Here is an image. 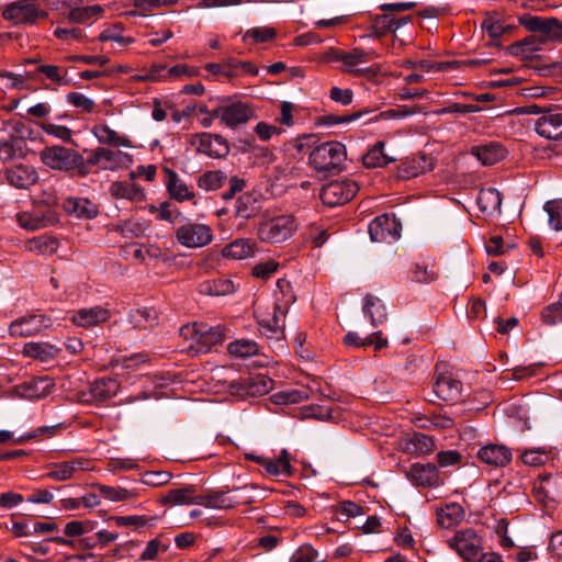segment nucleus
<instances>
[{
	"instance_id": "obj_1",
	"label": "nucleus",
	"mask_w": 562,
	"mask_h": 562,
	"mask_svg": "<svg viewBox=\"0 0 562 562\" xmlns=\"http://www.w3.org/2000/svg\"><path fill=\"white\" fill-rule=\"evenodd\" d=\"M180 336L188 342L187 348L194 353H204L225 339V328L203 323L187 324L180 328Z\"/></svg>"
},
{
	"instance_id": "obj_2",
	"label": "nucleus",
	"mask_w": 562,
	"mask_h": 562,
	"mask_svg": "<svg viewBox=\"0 0 562 562\" xmlns=\"http://www.w3.org/2000/svg\"><path fill=\"white\" fill-rule=\"evenodd\" d=\"M347 158V151L344 144L331 140L325 142L316 147L310 154V165L319 172L340 171L342 164Z\"/></svg>"
},
{
	"instance_id": "obj_3",
	"label": "nucleus",
	"mask_w": 562,
	"mask_h": 562,
	"mask_svg": "<svg viewBox=\"0 0 562 562\" xmlns=\"http://www.w3.org/2000/svg\"><path fill=\"white\" fill-rule=\"evenodd\" d=\"M41 161L48 168L58 171H74L85 173L83 156L71 149L59 145L45 147L40 153Z\"/></svg>"
},
{
	"instance_id": "obj_4",
	"label": "nucleus",
	"mask_w": 562,
	"mask_h": 562,
	"mask_svg": "<svg viewBox=\"0 0 562 562\" xmlns=\"http://www.w3.org/2000/svg\"><path fill=\"white\" fill-rule=\"evenodd\" d=\"M214 115L223 125L237 128L256 117V109L249 102L225 100L214 109Z\"/></svg>"
},
{
	"instance_id": "obj_5",
	"label": "nucleus",
	"mask_w": 562,
	"mask_h": 562,
	"mask_svg": "<svg viewBox=\"0 0 562 562\" xmlns=\"http://www.w3.org/2000/svg\"><path fill=\"white\" fill-rule=\"evenodd\" d=\"M518 22L540 38L543 44L548 42H562V22L555 18L524 13L518 16Z\"/></svg>"
},
{
	"instance_id": "obj_6",
	"label": "nucleus",
	"mask_w": 562,
	"mask_h": 562,
	"mask_svg": "<svg viewBox=\"0 0 562 562\" xmlns=\"http://www.w3.org/2000/svg\"><path fill=\"white\" fill-rule=\"evenodd\" d=\"M1 15L14 25H33L38 19H45L47 12L33 0H16L7 4Z\"/></svg>"
},
{
	"instance_id": "obj_7",
	"label": "nucleus",
	"mask_w": 562,
	"mask_h": 562,
	"mask_svg": "<svg viewBox=\"0 0 562 562\" xmlns=\"http://www.w3.org/2000/svg\"><path fill=\"white\" fill-rule=\"evenodd\" d=\"M448 547L467 562L475 561L482 552V538L472 528H464L447 540Z\"/></svg>"
},
{
	"instance_id": "obj_8",
	"label": "nucleus",
	"mask_w": 562,
	"mask_h": 562,
	"mask_svg": "<svg viewBox=\"0 0 562 562\" xmlns=\"http://www.w3.org/2000/svg\"><path fill=\"white\" fill-rule=\"evenodd\" d=\"M295 229L294 217L292 215H281L261 223L257 235L261 241L277 244L289 239Z\"/></svg>"
},
{
	"instance_id": "obj_9",
	"label": "nucleus",
	"mask_w": 562,
	"mask_h": 562,
	"mask_svg": "<svg viewBox=\"0 0 562 562\" xmlns=\"http://www.w3.org/2000/svg\"><path fill=\"white\" fill-rule=\"evenodd\" d=\"M359 191L358 183L349 178L333 180L321 190V200L328 206L342 205L355 198Z\"/></svg>"
},
{
	"instance_id": "obj_10",
	"label": "nucleus",
	"mask_w": 562,
	"mask_h": 562,
	"mask_svg": "<svg viewBox=\"0 0 562 562\" xmlns=\"http://www.w3.org/2000/svg\"><path fill=\"white\" fill-rule=\"evenodd\" d=\"M120 383L116 379L101 378L89 384L87 390L79 391L76 396L81 404H100L117 394Z\"/></svg>"
},
{
	"instance_id": "obj_11",
	"label": "nucleus",
	"mask_w": 562,
	"mask_h": 562,
	"mask_svg": "<svg viewBox=\"0 0 562 562\" xmlns=\"http://www.w3.org/2000/svg\"><path fill=\"white\" fill-rule=\"evenodd\" d=\"M176 238L184 247L199 248L209 245L213 235L205 224L187 223L177 228Z\"/></svg>"
},
{
	"instance_id": "obj_12",
	"label": "nucleus",
	"mask_w": 562,
	"mask_h": 562,
	"mask_svg": "<svg viewBox=\"0 0 562 562\" xmlns=\"http://www.w3.org/2000/svg\"><path fill=\"white\" fill-rule=\"evenodd\" d=\"M401 228V223L394 215L383 214L369 224V234L372 241L392 243L400 238Z\"/></svg>"
},
{
	"instance_id": "obj_13",
	"label": "nucleus",
	"mask_w": 562,
	"mask_h": 562,
	"mask_svg": "<svg viewBox=\"0 0 562 562\" xmlns=\"http://www.w3.org/2000/svg\"><path fill=\"white\" fill-rule=\"evenodd\" d=\"M52 325V319L46 315L32 314L13 321L9 326V333L12 337H30L42 333Z\"/></svg>"
},
{
	"instance_id": "obj_14",
	"label": "nucleus",
	"mask_w": 562,
	"mask_h": 562,
	"mask_svg": "<svg viewBox=\"0 0 562 562\" xmlns=\"http://www.w3.org/2000/svg\"><path fill=\"white\" fill-rule=\"evenodd\" d=\"M536 132L548 139H562V111L552 108L535 122Z\"/></svg>"
},
{
	"instance_id": "obj_15",
	"label": "nucleus",
	"mask_w": 562,
	"mask_h": 562,
	"mask_svg": "<svg viewBox=\"0 0 562 562\" xmlns=\"http://www.w3.org/2000/svg\"><path fill=\"white\" fill-rule=\"evenodd\" d=\"M405 474L415 486L435 487L440 484L439 471L434 463H413Z\"/></svg>"
},
{
	"instance_id": "obj_16",
	"label": "nucleus",
	"mask_w": 562,
	"mask_h": 562,
	"mask_svg": "<svg viewBox=\"0 0 562 562\" xmlns=\"http://www.w3.org/2000/svg\"><path fill=\"white\" fill-rule=\"evenodd\" d=\"M4 178L10 186L27 190L38 181V172L33 166L18 164L4 170Z\"/></svg>"
},
{
	"instance_id": "obj_17",
	"label": "nucleus",
	"mask_w": 562,
	"mask_h": 562,
	"mask_svg": "<svg viewBox=\"0 0 562 562\" xmlns=\"http://www.w3.org/2000/svg\"><path fill=\"white\" fill-rule=\"evenodd\" d=\"M199 505L213 509H231L239 504H251L250 496L232 497L225 491L210 492L199 495Z\"/></svg>"
},
{
	"instance_id": "obj_18",
	"label": "nucleus",
	"mask_w": 562,
	"mask_h": 562,
	"mask_svg": "<svg viewBox=\"0 0 562 562\" xmlns=\"http://www.w3.org/2000/svg\"><path fill=\"white\" fill-rule=\"evenodd\" d=\"M432 389L438 398L457 402L461 395L462 383L449 374H438Z\"/></svg>"
},
{
	"instance_id": "obj_19",
	"label": "nucleus",
	"mask_w": 562,
	"mask_h": 562,
	"mask_svg": "<svg viewBox=\"0 0 562 562\" xmlns=\"http://www.w3.org/2000/svg\"><path fill=\"white\" fill-rule=\"evenodd\" d=\"M109 318V310L101 306H93L76 311L71 316V322L77 326L90 328L105 323Z\"/></svg>"
},
{
	"instance_id": "obj_20",
	"label": "nucleus",
	"mask_w": 562,
	"mask_h": 562,
	"mask_svg": "<svg viewBox=\"0 0 562 562\" xmlns=\"http://www.w3.org/2000/svg\"><path fill=\"white\" fill-rule=\"evenodd\" d=\"M477 458L487 465L501 468L512 460V451L502 445L490 443L477 451Z\"/></svg>"
},
{
	"instance_id": "obj_21",
	"label": "nucleus",
	"mask_w": 562,
	"mask_h": 562,
	"mask_svg": "<svg viewBox=\"0 0 562 562\" xmlns=\"http://www.w3.org/2000/svg\"><path fill=\"white\" fill-rule=\"evenodd\" d=\"M471 154L475 156L484 166H492L506 157V148L496 142L480 144L471 148Z\"/></svg>"
},
{
	"instance_id": "obj_22",
	"label": "nucleus",
	"mask_w": 562,
	"mask_h": 562,
	"mask_svg": "<svg viewBox=\"0 0 562 562\" xmlns=\"http://www.w3.org/2000/svg\"><path fill=\"white\" fill-rule=\"evenodd\" d=\"M164 171L166 173V188L171 199L178 202H184L194 199V192L189 189V187L182 179L179 178L175 170L165 168Z\"/></svg>"
},
{
	"instance_id": "obj_23",
	"label": "nucleus",
	"mask_w": 562,
	"mask_h": 562,
	"mask_svg": "<svg viewBox=\"0 0 562 562\" xmlns=\"http://www.w3.org/2000/svg\"><path fill=\"white\" fill-rule=\"evenodd\" d=\"M271 380L263 376L257 378H240L231 382V390L238 395L266 393L271 387Z\"/></svg>"
},
{
	"instance_id": "obj_24",
	"label": "nucleus",
	"mask_w": 562,
	"mask_h": 562,
	"mask_svg": "<svg viewBox=\"0 0 562 562\" xmlns=\"http://www.w3.org/2000/svg\"><path fill=\"white\" fill-rule=\"evenodd\" d=\"M91 132L100 144L112 147H133L132 140L127 136L120 135L106 124L94 125Z\"/></svg>"
},
{
	"instance_id": "obj_25",
	"label": "nucleus",
	"mask_w": 562,
	"mask_h": 562,
	"mask_svg": "<svg viewBox=\"0 0 562 562\" xmlns=\"http://www.w3.org/2000/svg\"><path fill=\"white\" fill-rule=\"evenodd\" d=\"M431 169V158L426 155H420L403 161L398 167V177L402 179H411Z\"/></svg>"
},
{
	"instance_id": "obj_26",
	"label": "nucleus",
	"mask_w": 562,
	"mask_h": 562,
	"mask_svg": "<svg viewBox=\"0 0 562 562\" xmlns=\"http://www.w3.org/2000/svg\"><path fill=\"white\" fill-rule=\"evenodd\" d=\"M53 383L48 378H35L31 381L23 382L19 386L22 397L27 400H38L50 393Z\"/></svg>"
},
{
	"instance_id": "obj_27",
	"label": "nucleus",
	"mask_w": 562,
	"mask_h": 562,
	"mask_svg": "<svg viewBox=\"0 0 562 562\" xmlns=\"http://www.w3.org/2000/svg\"><path fill=\"white\" fill-rule=\"evenodd\" d=\"M482 213L492 216L501 213L502 195L495 188L481 189L476 200Z\"/></svg>"
},
{
	"instance_id": "obj_28",
	"label": "nucleus",
	"mask_w": 562,
	"mask_h": 562,
	"mask_svg": "<svg viewBox=\"0 0 562 562\" xmlns=\"http://www.w3.org/2000/svg\"><path fill=\"white\" fill-rule=\"evenodd\" d=\"M64 210L79 218H92L98 214L97 205L88 199L68 198L64 201Z\"/></svg>"
},
{
	"instance_id": "obj_29",
	"label": "nucleus",
	"mask_w": 562,
	"mask_h": 562,
	"mask_svg": "<svg viewBox=\"0 0 562 562\" xmlns=\"http://www.w3.org/2000/svg\"><path fill=\"white\" fill-rule=\"evenodd\" d=\"M362 310L364 315L370 318L373 327L383 324L387 318L385 305L379 297L372 294H367L364 296Z\"/></svg>"
},
{
	"instance_id": "obj_30",
	"label": "nucleus",
	"mask_w": 562,
	"mask_h": 562,
	"mask_svg": "<svg viewBox=\"0 0 562 562\" xmlns=\"http://www.w3.org/2000/svg\"><path fill=\"white\" fill-rule=\"evenodd\" d=\"M369 59L370 53L361 48H353L350 52L336 50L333 55V60L341 61L345 67V71L351 74L359 65L369 61Z\"/></svg>"
},
{
	"instance_id": "obj_31",
	"label": "nucleus",
	"mask_w": 562,
	"mask_h": 562,
	"mask_svg": "<svg viewBox=\"0 0 562 562\" xmlns=\"http://www.w3.org/2000/svg\"><path fill=\"white\" fill-rule=\"evenodd\" d=\"M195 488L192 485L182 487V488H175L167 492L166 495H164L160 498V502L162 504H169V505H189V504H195L199 505V495H194Z\"/></svg>"
},
{
	"instance_id": "obj_32",
	"label": "nucleus",
	"mask_w": 562,
	"mask_h": 562,
	"mask_svg": "<svg viewBox=\"0 0 562 562\" xmlns=\"http://www.w3.org/2000/svg\"><path fill=\"white\" fill-rule=\"evenodd\" d=\"M134 175L131 173V178ZM111 195L117 199H126L130 201H139L144 198V192L140 187L133 182V179L130 181H116L113 182L110 187Z\"/></svg>"
},
{
	"instance_id": "obj_33",
	"label": "nucleus",
	"mask_w": 562,
	"mask_h": 562,
	"mask_svg": "<svg viewBox=\"0 0 562 562\" xmlns=\"http://www.w3.org/2000/svg\"><path fill=\"white\" fill-rule=\"evenodd\" d=\"M544 45L540 38L533 33L524 40L516 42L509 46V53L513 56L520 57L521 59L532 58L533 54L541 49Z\"/></svg>"
},
{
	"instance_id": "obj_34",
	"label": "nucleus",
	"mask_w": 562,
	"mask_h": 562,
	"mask_svg": "<svg viewBox=\"0 0 562 562\" xmlns=\"http://www.w3.org/2000/svg\"><path fill=\"white\" fill-rule=\"evenodd\" d=\"M199 74V70L194 67H189L183 64L175 65L170 68H167L166 66L159 64L154 65L151 67L149 77L154 80L165 78V77H193Z\"/></svg>"
},
{
	"instance_id": "obj_35",
	"label": "nucleus",
	"mask_w": 562,
	"mask_h": 562,
	"mask_svg": "<svg viewBox=\"0 0 562 562\" xmlns=\"http://www.w3.org/2000/svg\"><path fill=\"white\" fill-rule=\"evenodd\" d=\"M18 221L21 227L29 231H36L54 224L57 221V217L52 212L46 215L40 214L38 212H32L19 215Z\"/></svg>"
},
{
	"instance_id": "obj_36",
	"label": "nucleus",
	"mask_w": 562,
	"mask_h": 562,
	"mask_svg": "<svg viewBox=\"0 0 562 562\" xmlns=\"http://www.w3.org/2000/svg\"><path fill=\"white\" fill-rule=\"evenodd\" d=\"M463 517L464 510L462 506L457 503L447 504L437 512L438 525L446 529L457 526Z\"/></svg>"
},
{
	"instance_id": "obj_37",
	"label": "nucleus",
	"mask_w": 562,
	"mask_h": 562,
	"mask_svg": "<svg viewBox=\"0 0 562 562\" xmlns=\"http://www.w3.org/2000/svg\"><path fill=\"white\" fill-rule=\"evenodd\" d=\"M254 246L250 239H236L223 248L222 255L226 258L243 260L254 255Z\"/></svg>"
},
{
	"instance_id": "obj_38",
	"label": "nucleus",
	"mask_w": 562,
	"mask_h": 562,
	"mask_svg": "<svg viewBox=\"0 0 562 562\" xmlns=\"http://www.w3.org/2000/svg\"><path fill=\"white\" fill-rule=\"evenodd\" d=\"M384 142H376L362 157V162L367 168H382L395 160L384 153Z\"/></svg>"
},
{
	"instance_id": "obj_39",
	"label": "nucleus",
	"mask_w": 562,
	"mask_h": 562,
	"mask_svg": "<svg viewBox=\"0 0 562 562\" xmlns=\"http://www.w3.org/2000/svg\"><path fill=\"white\" fill-rule=\"evenodd\" d=\"M58 348L47 342H27L24 345L23 353L27 357L47 361L58 353Z\"/></svg>"
},
{
	"instance_id": "obj_40",
	"label": "nucleus",
	"mask_w": 562,
	"mask_h": 562,
	"mask_svg": "<svg viewBox=\"0 0 562 562\" xmlns=\"http://www.w3.org/2000/svg\"><path fill=\"white\" fill-rule=\"evenodd\" d=\"M260 209L258 199L251 193H245L237 199L235 214L244 220L256 215Z\"/></svg>"
},
{
	"instance_id": "obj_41",
	"label": "nucleus",
	"mask_w": 562,
	"mask_h": 562,
	"mask_svg": "<svg viewBox=\"0 0 562 562\" xmlns=\"http://www.w3.org/2000/svg\"><path fill=\"white\" fill-rule=\"evenodd\" d=\"M235 291V285L229 279H214L200 284V292L210 295H227Z\"/></svg>"
},
{
	"instance_id": "obj_42",
	"label": "nucleus",
	"mask_w": 562,
	"mask_h": 562,
	"mask_svg": "<svg viewBox=\"0 0 562 562\" xmlns=\"http://www.w3.org/2000/svg\"><path fill=\"white\" fill-rule=\"evenodd\" d=\"M227 176L222 170L206 171L198 178V186L205 191H214L224 186Z\"/></svg>"
},
{
	"instance_id": "obj_43",
	"label": "nucleus",
	"mask_w": 562,
	"mask_h": 562,
	"mask_svg": "<svg viewBox=\"0 0 562 562\" xmlns=\"http://www.w3.org/2000/svg\"><path fill=\"white\" fill-rule=\"evenodd\" d=\"M82 461L79 460L65 461L56 464L55 468L46 474V476L57 481H66L69 480L76 471L82 470Z\"/></svg>"
},
{
	"instance_id": "obj_44",
	"label": "nucleus",
	"mask_w": 562,
	"mask_h": 562,
	"mask_svg": "<svg viewBox=\"0 0 562 562\" xmlns=\"http://www.w3.org/2000/svg\"><path fill=\"white\" fill-rule=\"evenodd\" d=\"M36 74H44L47 79L59 86H69L70 79L67 78L68 70L65 67L56 65H41L36 68Z\"/></svg>"
},
{
	"instance_id": "obj_45",
	"label": "nucleus",
	"mask_w": 562,
	"mask_h": 562,
	"mask_svg": "<svg viewBox=\"0 0 562 562\" xmlns=\"http://www.w3.org/2000/svg\"><path fill=\"white\" fill-rule=\"evenodd\" d=\"M130 323L136 328H146L156 323L157 315L151 308L143 307L134 310L128 316Z\"/></svg>"
},
{
	"instance_id": "obj_46",
	"label": "nucleus",
	"mask_w": 562,
	"mask_h": 562,
	"mask_svg": "<svg viewBox=\"0 0 562 562\" xmlns=\"http://www.w3.org/2000/svg\"><path fill=\"white\" fill-rule=\"evenodd\" d=\"M102 13H103V8L98 4H94V5H88V7H83V8L72 9L68 14V19L76 23H86L88 21L97 19Z\"/></svg>"
},
{
	"instance_id": "obj_47",
	"label": "nucleus",
	"mask_w": 562,
	"mask_h": 562,
	"mask_svg": "<svg viewBox=\"0 0 562 562\" xmlns=\"http://www.w3.org/2000/svg\"><path fill=\"white\" fill-rule=\"evenodd\" d=\"M100 494L109 501L121 502L135 498L137 493L123 487H113L109 485L98 484L95 485Z\"/></svg>"
},
{
	"instance_id": "obj_48",
	"label": "nucleus",
	"mask_w": 562,
	"mask_h": 562,
	"mask_svg": "<svg viewBox=\"0 0 562 562\" xmlns=\"http://www.w3.org/2000/svg\"><path fill=\"white\" fill-rule=\"evenodd\" d=\"M99 156L101 157L102 166L101 169L114 170L116 169L124 157H128L127 154H123L120 150H113L105 147H99Z\"/></svg>"
},
{
	"instance_id": "obj_49",
	"label": "nucleus",
	"mask_w": 562,
	"mask_h": 562,
	"mask_svg": "<svg viewBox=\"0 0 562 562\" xmlns=\"http://www.w3.org/2000/svg\"><path fill=\"white\" fill-rule=\"evenodd\" d=\"M543 210L548 213L550 227L562 231V199L546 202Z\"/></svg>"
},
{
	"instance_id": "obj_50",
	"label": "nucleus",
	"mask_w": 562,
	"mask_h": 562,
	"mask_svg": "<svg viewBox=\"0 0 562 562\" xmlns=\"http://www.w3.org/2000/svg\"><path fill=\"white\" fill-rule=\"evenodd\" d=\"M228 352L232 356L246 358L254 356L258 352L257 344L252 340L240 339L234 342H231L227 347Z\"/></svg>"
},
{
	"instance_id": "obj_51",
	"label": "nucleus",
	"mask_w": 562,
	"mask_h": 562,
	"mask_svg": "<svg viewBox=\"0 0 562 562\" xmlns=\"http://www.w3.org/2000/svg\"><path fill=\"white\" fill-rule=\"evenodd\" d=\"M334 510L338 520H347L364 514L363 507L351 501L338 503Z\"/></svg>"
},
{
	"instance_id": "obj_52",
	"label": "nucleus",
	"mask_w": 562,
	"mask_h": 562,
	"mask_svg": "<svg viewBox=\"0 0 562 562\" xmlns=\"http://www.w3.org/2000/svg\"><path fill=\"white\" fill-rule=\"evenodd\" d=\"M370 29L376 37L391 34V13L383 12L372 15Z\"/></svg>"
},
{
	"instance_id": "obj_53",
	"label": "nucleus",
	"mask_w": 562,
	"mask_h": 562,
	"mask_svg": "<svg viewBox=\"0 0 562 562\" xmlns=\"http://www.w3.org/2000/svg\"><path fill=\"white\" fill-rule=\"evenodd\" d=\"M277 36V31L273 27L269 26H256L249 29L245 35L244 41L248 38L252 40L255 43H267L272 41Z\"/></svg>"
},
{
	"instance_id": "obj_54",
	"label": "nucleus",
	"mask_w": 562,
	"mask_h": 562,
	"mask_svg": "<svg viewBox=\"0 0 562 562\" xmlns=\"http://www.w3.org/2000/svg\"><path fill=\"white\" fill-rule=\"evenodd\" d=\"M409 445L412 446L413 450L419 454L430 453L435 449L434 438L420 432L415 434L411 438Z\"/></svg>"
},
{
	"instance_id": "obj_55",
	"label": "nucleus",
	"mask_w": 562,
	"mask_h": 562,
	"mask_svg": "<svg viewBox=\"0 0 562 562\" xmlns=\"http://www.w3.org/2000/svg\"><path fill=\"white\" fill-rule=\"evenodd\" d=\"M66 100L72 106L80 109L85 113H91L95 109L94 101L81 92H69L66 95Z\"/></svg>"
},
{
	"instance_id": "obj_56",
	"label": "nucleus",
	"mask_w": 562,
	"mask_h": 562,
	"mask_svg": "<svg viewBox=\"0 0 562 562\" xmlns=\"http://www.w3.org/2000/svg\"><path fill=\"white\" fill-rule=\"evenodd\" d=\"M541 318L546 325L554 326L562 323V300L546 306L541 312Z\"/></svg>"
},
{
	"instance_id": "obj_57",
	"label": "nucleus",
	"mask_w": 562,
	"mask_h": 562,
	"mask_svg": "<svg viewBox=\"0 0 562 562\" xmlns=\"http://www.w3.org/2000/svg\"><path fill=\"white\" fill-rule=\"evenodd\" d=\"M93 530V522L90 520H72L66 524L64 532L68 537H78Z\"/></svg>"
},
{
	"instance_id": "obj_58",
	"label": "nucleus",
	"mask_w": 562,
	"mask_h": 562,
	"mask_svg": "<svg viewBox=\"0 0 562 562\" xmlns=\"http://www.w3.org/2000/svg\"><path fill=\"white\" fill-rule=\"evenodd\" d=\"M256 462L260 464L268 474L270 475H281L289 474L285 470V462H280L278 459H267L263 457H256Z\"/></svg>"
},
{
	"instance_id": "obj_59",
	"label": "nucleus",
	"mask_w": 562,
	"mask_h": 562,
	"mask_svg": "<svg viewBox=\"0 0 562 562\" xmlns=\"http://www.w3.org/2000/svg\"><path fill=\"white\" fill-rule=\"evenodd\" d=\"M41 128L48 135L55 136L63 142H71L72 132L70 128L64 125H57L54 123H42Z\"/></svg>"
},
{
	"instance_id": "obj_60",
	"label": "nucleus",
	"mask_w": 562,
	"mask_h": 562,
	"mask_svg": "<svg viewBox=\"0 0 562 562\" xmlns=\"http://www.w3.org/2000/svg\"><path fill=\"white\" fill-rule=\"evenodd\" d=\"M548 459V453L541 449L526 450L521 454L522 462L530 467H539L541 464H544Z\"/></svg>"
},
{
	"instance_id": "obj_61",
	"label": "nucleus",
	"mask_w": 562,
	"mask_h": 562,
	"mask_svg": "<svg viewBox=\"0 0 562 562\" xmlns=\"http://www.w3.org/2000/svg\"><path fill=\"white\" fill-rule=\"evenodd\" d=\"M318 557V552L311 544H303L296 549L290 562H315Z\"/></svg>"
},
{
	"instance_id": "obj_62",
	"label": "nucleus",
	"mask_w": 562,
	"mask_h": 562,
	"mask_svg": "<svg viewBox=\"0 0 562 562\" xmlns=\"http://www.w3.org/2000/svg\"><path fill=\"white\" fill-rule=\"evenodd\" d=\"M438 278V271L435 269L434 266L429 267H422L419 265H416L414 271H413V279L416 282L420 283H429L435 281Z\"/></svg>"
},
{
	"instance_id": "obj_63",
	"label": "nucleus",
	"mask_w": 562,
	"mask_h": 562,
	"mask_svg": "<svg viewBox=\"0 0 562 562\" xmlns=\"http://www.w3.org/2000/svg\"><path fill=\"white\" fill-rule=\"evenodd\" d=\"M480 110L481 109L474 104L451 103V104L438 110L436 113L439 115L453 114V113L467 114V113L479 112Z\"/></svg>"
},
{
	"instance_id": "obj_64",
	"label": "nucleus",
	"mask_w": 562,
	"mask_h": 562,
	"mask_svg": "<svg viewBox=\"0 0 562 562\" xmlns=\"http://www.w3.org/2000/svg\"><path fill=\"white\" fill-rule=\"evenodd\" d=\"M277 311H280V307H276L274 313L270 319L260 322L261 329L265 330L267 335H276L282 331L283 321L278 316Z\"/></svg>"
}]
</instances>
